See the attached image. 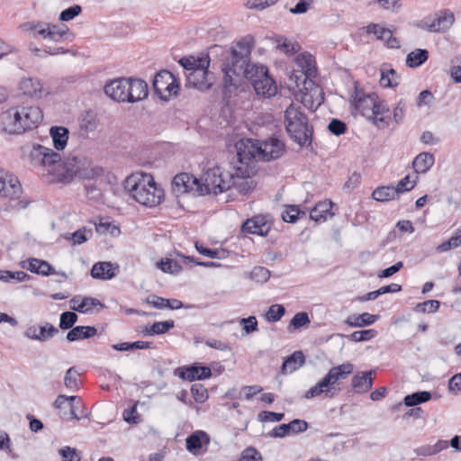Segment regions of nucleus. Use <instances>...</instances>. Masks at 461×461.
<instances>
[{
    "mask_svg": "<svg viewBox=\"0 0 461 461\" xmlns=\"http://www.w3.org/2000/svg\"><path fill=\"white\" fill-rule=\"evenodd\" d=\"M158 267L164 273L172 275H178L183 270V267L179 262L169 258L161 259L159 262H158Z\"/></svg>",
    "mask_w": 461,
    "mask_h": 461,
    "instance_id": "nucleus-44",
    "label": "nucleus"
},
{
    "mask_svg": "<svg viewBox=\"0 0 461 461\" xmlns=\"http://www.w3.org/2000/svg\"><path fill=\"white\" fill-rule=\"evenodd\" d=\"M82 11V7L78 5H71L59 14V20L68 22L77 17Z\"/></svg>",
    "mask_w": 461,
    "mask_h": 461,
    "instance_id": "nucleus-62",
    "label": "nucleus"
},
{
    "mask_svg": "<svg viewBox=\"0 0 461 461\" xmlns=\"http://www.w3.org/2000/svg\"><path fill=\"white\" fill-rule=\"evenodd\" d=\"M285 123L292 140L297 144L312 143V126L309 125L308 118L300 106L290 104L285 112Z\"/></svg>",
    "mask_w": 461,
    "mask_h": 461,
    "instance_id": "nucleus-7",
    "label": "nucleus"
},
{
    "mask_svg": "<svg viewBox=\"0 0 461 461\" xmlns=\"http://www.w3.org/2000/svg\"><path fill=\"white\" fill-rule=\"evenodd\" d=\"M210 57L208 54L203 57L202 64H198V68L194 71L185 73L186 88H194L200 92H207L214 85L215 75L209 70Z\"/></svg>",
    "mask_w": 461,
    "mask_h": 461,
    "instance_id": "nucleus-8",
    "label": "nucleus"
},
{
    "mask_svg": "<svg viewBox=\"0 0 461 461\" xmlns=\"http://www.w3.org/2000/svg\"><path fill=\"white\" fill-rule=\"evenodd\" d=\"M334 203L331 201L319 202L310 212L311 220L315 222L325 221L328 218H331L334 212L331 211Z\"/></svg>",
    "mask_w": 461,
    "mask_h": 461,
    "instance_id": "nucleus-25",
    "label": "nucleus"
},
{
    "mask_svg": "<svg viewBox=\"0 0 461 461\" xmlns=\"http://www.w3.org/2000/svg\"><path fill=\"white\" fill-rule=\"evenodd\" d=\"M31 276L23 271H0V280L3 282L20 283L29 280Z\"/></svg>",
    "mask_w": 461,
    "mask_h": 461,
    "instance_id": "nucleus-42",
    "label": "nucleus"
},
{
    "mask_svg": "<svg viewBox=\"0 0 461 461\" xmlns=\"http://www.w3.org/2000/svg\"><path fill=\"white\" fill-rule=\"evenodd\" d=\"M129 77H118L110 80L104 85V90L107 96L118 103H128Z\"/></svg>",
    "mask_w": 461,
    "mask_h": 461,
    "instance_id": "nucleus-15",
    "label": "nucleus"
},
{
    "mask_svg": "<svg viewBox=\"0 0 461 461\" xmlns=\"http://www.w3.org/2000/svg\"><path fill=\"white\" fill-rule=\"evenodd\" d=\"M22 193V185L18 178L0 167V194L10 199L18 198Z\"/></svg>",
    "mask_w": 461,
    "mask_h": 461,
    "instance_id": "nucleus-16",
    "label": "nucleus"
},
{
    "mask_svg": "<svg viewBox=\"0 0 461 461\" xmlns=\"http://www.w3.org/2000/svg\"><path fill=\"white\" fill-rule=\"evenodd\" d=\"M448 447V441L444 439L438 440L434 445H423L413 449V452L419 456H434Z\"/></svg>",
    "mask_w": 461,
    "mask_h": 461,
    "instance_id": "nucleus-33",
    "label": "nucleus"
},
{
    "mask_svg": "<svg viewBox=\"0 0 461 461\" xmlns=\"http://www.w3.org/2000/svg\"><path fill=\"white\" fill-rule=\"evenodd\" d=\"M351 98L356 111L359 112L363 116L372 117L378 99L376 94H365L361 89L356 86Z\"/></svg>",
    "mask_w": 461,
    "mask_h": 461,
    "instance_id": "nucleus-13",
    "label": "nucleus"
},
{
    "mask_svg": "<svg viewBox=\"0 0 461 461\" xmlns=\"http://www.w3.org/2000/svg\"><path fill=\"white\" fill-rule=\"evenodd\" d=\"M191 393L196 402L203 403L208 398L207 389L201 384H194L191 387Z\"/></svg>",
    "mask_w": 461,
    "mask_h": 461,
    "instance_id": "nucleus-59",
    "label": "nucleus"
},
{
    "mask_svg": "<svg viewBox=\"0 0 461 461\" xmlns=\"http://www.w3.org/2000/svg\"><path fill=\"white\" fill-rule=\"evenodd\" d=\"M77 399V396H67L60 394L57 397L54 402V407L59 410V415L62 420H78L80 418L76 411L75 401Z\"/></svg>",
    "mask_w": 461,
    "mask_h": 461,
    "instance_id": "nucleus-17",
    "label": "nucleus"
},
{
    "mask_svg": "<svg viewBox=\"0 0 461 461\" xmlns=\"http://www.w3.org/2000/svg\"><path fill=\"white\" fill-rule=\"evenodd\" d=\"M328 130L333 135L339 136L346 133L348 126L343 121L333 118L328 124Z\"/></svg>",
    "mask_w": 461,
    "mask_h": 461,
    "instance_id": "nucleus-58",
    "label": "nucleus"
},
{
    "mask_svg": "<svg viewBox=\"0 0 461 461\" xmlns=\"http://www.w3.org/2000/svg\"><path fill=\"white\" fill-rule=\"evenodd\" d=\"M43 119L38 106L12 107L0 115L2 130L9 134H22L37 127Z\"/></svg>",
    "mask_w": 461,
    "mask_h": 461,
    "instance_id": "nucleus-4",
    "label": "nucleus"
},
{
    "mask_svg": "<svg viewBox=\"0 0 461 461\" xmlns=\"http://www.w3.org/2000/svg\"><path fill=\"white\" fill-rule=\"evenodd\" d=\"M209 441L207 433L203 430H196L186 438L185 447L189 452L195 454L202 448L203 443L208 444Z\"/></svg>",
    "mask_w": 461,
    "mask_h": 461,
    "instance_id": "nucleus-30",
    "label": "nucleus"
},
{
    "mask_svg": "<svg viewBox=\"0 0 461 461\" xmlns=\"http://www.w3.org/2000/svg\"><path fill=\"white\" fill-rule=\"evenodd\" d=\"M50 136L52 139V144H68L69 130L64 126H51Z\"/></svg>",
    "mask_w": 461,
    "mask_h": 461,
    "instance_id": "nucleus-41",
    "label": "nucleus"
},
{
    "mask_svg": "<svg viewBox=\"0 0 461 461\" xmlns=\"http://www.w3.org/2000/svg\"><path fill=\"white\" fill-rule=\"evenodd\" d=\"M235 144H285L281 138V133H274L271 137L265 140H252V139H240Z\"/></svg>",
    "mask_w": 461,
    "mask_h": 461,
    "instance_id": "nucleus-51",
    "label": "nucleus"
},
{
    "mask_svg": "<svg viewBox=\"0 0 461 461\" xmlns=\"http://www.w3.org/2000/svg\"><path fill=\"white\" fill-rule=\"evenodd\" d=\"M115 269H118V266L114 267L111 262H97L91 269V276L94 279L110 280L116 276Z\"/></svg>",
    "mask_w": 461,
    "mask_h": 461,
    "instance_id": "nucleus-24",
    "label": "nucleus"
},
{
    "mask_svg": "<svg viewBox=\"0 0 461 461\" xmlns=\"http://www.w3.org/2000/svg\"><path fill=\"white\" fill-rule=\"evenodd\" d=\"M92 230L90 229H79L73 233H68L65 236V239L72 240L74 245H80L87 241L92 237Z\"/></svg>",
    "mask_w": 461,
    "mask_h": 461,
    "instance_id": "nucleus-45",
    "label": "nucleus"
},
{
    "mask_svg": "<svg viewBox=\"0 0 461 461\" xmlns=\"http://www.w3.org/2000/svg\"><path fill=\"white\" fill-rule=\"evenodd\" d=\"M237 149V161L240 166L230 172V188L234 187L240 194H246L254 188L250 177L249 163L252 160L268 162L276 159L285 152V146H234Z\"/></svg>",
    "mask_w": 461,
    "mask_h": 461,
    "instance_id": "nucleus-3",
    "label": "nucleus"
},
{
    "mask_svg": "<svg viewBox=\"0 0 461 461\" xmlns=\"http://www.w3.org/2000/svg\"><path fill=\"white\" fill-rule=\"evenodd\" d=\"M315 71L308 68L304 72L303 88L302 92V104L309 110L315 111L324 102L322 88L316 85L310 77L314 76Z\"/></svg>",
    "mask_w": 461,
    "mask_h": 461,
    "instance_id": "nucleus-11",
    "label": "nucleus"
},
{
    "mask_svg": "<svg viewBox=\"0 0 461 461\" xmlns=\"http://www.w3.org/2000/svg\"><path fill=\"white\" fill-rule=\"evenodd\" d=\"M23 28L24 31L30 32L33 38L40 36L42 39L51 41L50 31L49 30V23H25L23 24Z\"/></svg>",
    "mask_w": 461,
    "mask_h": 461,
    "instance_id": "nucleus-35",
    "label": "nucleus"
},
{
    "mask_svg": "<svg viewBox=\"0 0 461 461\" xmlns=\"http://www.w3.org/2000/svg\"><path fill=\"white\" fill-rule=\"evenodd\" d=\"M454 22V15L448 11H445L442 14L436 17L433 22L428 25L429 32H444L447 30Z\"/></svg>",
    "mask_w": 461,
    "mask_h": 461,
    "instance_id": "nucleus-32",
    "label": "nucleus"
},
{
    "mask_svg": "<svg viewBox=\"0 0 461 461\" xmlns=\"http://www.w3.org/2000/svg\"><path fill=\"white\" fill-rule=\"evenodd\" d=\"M203 179V195L211 193L217 194L230 189V172L224 175L222 168L219 166L208 168Z\"/></svg>",
    "mask_w": 461,
    "mask_h": 461,
    "instance_id": "nucleus-10",
    "label": "nucleus"
},
{
    "mask_svg": "<svg viewBox=\"0 0 461 461\" xmlns=\"http://www.w3.org/2000/svg\"><path fill=\"white\" fill-rule=\"evenodd\" d=\"M154 93L163 101L178 95L180 84L178 79L168 70L162 69L156 73L152 81Z\"/></svg>",
    "mask_w": 461,
    "mask_h": 461,
    "instance_id": "nucleus-9",
    "label": "nucleus"
},
{
    "mask_svg": "<svg viewBox=\"0 0 461 461\" xmlns=\"http://www.w3.org/2000/svg\"><path fill=\"white\" fill-rule=\"evenodd\" d=\"M77 320L78 316L76 312L69 311L64 312L60 314L59 327L63 330H70L75 327L74 325Z\"/></svg>",
    "mask_w": 461,
    "mask_h": 461,
    "instance_id": "nucleus-47",
    "label": "nucleus"
},
{
    "mask_svg": "<svg viewBox=\"0 0 461 461\" xmlns=\"http://www.w3.org/2000/svg\"><path fill=\"white\" fill-rule=\"evenodd\" d=\"M300 215L305 216L306 213L300 210L298 205H286L282 212V219L286 222L294 223L299 220Z\"/></svg>",
    "mask_w": 461,
    "mask_h": 461,
    "instance_id": "nucleus-46",
    "label": "nucleus"
},
{
    "mask_svg": "<svg viewBox=\"0 0 461 461\" xmlns=\"http://www.w3.org/2000/svg\"><path fill=\"white\" fill-rule=\"evenodd\" d=\"M285 418V413L262 411L258 413V420L262 422H278Z\"/></svg>",
    "mask_w": 461,
    "mask_h": 461,
    "instance_id": "nucleus-61",
    "label": "nucleus"
},
{
    "mask_svg": "<svg viewBox=\"0 0 461 461\" xmlns=\"http://www.w3.org/2000/svg\"><path fill=\"white\" fill-rule=\"evenodd\" d=\"M241 229L244 232L266 236L270 230V226L265 216L257 215L243 222Z\"/></svg>",
    "mask_w": 461,
    "mask_h": 461,
    "instance_id": "nucleus-23",
    "label": "nucleus"
},
{
    "mask_svg": "<svg viewBox=\"0 0 461 461\" xmlns=\"http://www.w3.org/2000/svg\"><path fill=\"white\" fill-rule=\"evenodd\" d=\"M254 43V37L249 34L240 39L236 45L222 51V95L224 99L231 96L243 77L251 82L258 95L270 98L276 95L277 86L268 74L267 68L250 63Z\"/></svg>",
    "mask_w": 461,
    "mask_h": 461,
    "instance_id": "nucleus-1",
    "label": "nucleus"
},
{
    "mask_svg": "<svg viewBox=\"0 0 461 461\" xmlns=\"http://www.w3.org/2000/svg\"><path fill=\"white\" fill-rule=\"evenodd\" d=\"M128 103L134 104L146 99L149 95V86L145 80L137 77H129Z\"/></svg>",
    "mask_w": 461,
    "mask_h": 461,
    "instance_id": "nucleus-22",
    "label": "nucleus"
},
{
    "mask_svg": "<svg viewBox=\"0 0 461 461\" xmlns=\"http://www.w3.org/2000/svg\"><path fill=\"white\" fill-rule=\"evenodd\" d=\"M279 0H247L245 3V6L248 9H255V10H265L266 8L274 5Z\"/></svg>",
    "mask_w": 461,
    "mask_h": 461,
    "instance_id": "nucleus-60",
    "label": "nucleus"
},
{
    "mask_svg": "<svg viewBox=\"0 0 461 461\" xmlns=\"http://www.w3.org/2000/svg\"><path fill=\"white\" fill-rule=\"evenodd\" d=\"M434 164V156L430 153L421 152L412 161V167L417 173L427 172Z\"/></svg>",
    "mask_w": 461,
    "mask_h": 461,
    "instance_id": "nucleus-37",
    "label": "nucleus"
},
{
    "mask_svg": "<svg viewBox=\"0 0 461 461\" xmlns=\"http://www.w3.org/2000/svg\"><path fill=\"white\" fill-rule=\"evenodd\" d=\"M30 156L32 162L49 167V173L52 176L51 181L56 183L69 184L75 176L93 179L104 174L102 167H93L92 160L80 154L74 153L68 158H62L59 152L46 146H32Z\"/></svg>",
    "mask_w": 461,
    "mask_h": 461,
    "instance_id": "nucleus-2",
    "label": "nucleus"
},
{
    "mask_svg": "<svg viewBox=\"0 0 461 461\" xmlns=\"http://www.w3.org/2000/svg\"><path fill=\"white\" fill-rule=\"evenodd\" d=\"M398 196L394 186L383 185L376 187L372 193V198L378 202H388Z\"/></svg>",
    "mask_w": 461,
    "mask_h": 461,
    "instance_id": "nucleus-39",
    "label": "nucleus"
},
{
    "mask_svg": "<svg viewBox=\"0 0 461 461\" xmlns=\"http://www.w3.org/2000/svg\"><path fill=\"white\" fill-rule=\"evenodd\" d=\"M175 327V321L173 320H167L164 321H156L151 325H147L142 330L143 336H155V335H162L168 332L171 329Z\"/></svg>",
    "mask_w": 461,
    "mask_h": 461,
    "instance_id": "nucleus-31",
    "label": "nucleus"
},
{
    "mask_svg": "<svg viewBox=\"0 0 461 461\" xmlns=\"http://www.w3.org/2000/svg\"><path fill=\"white\" fill-rule=\"evenodd\" d=\"M19 86L24 95L41 98L44 94L42 85L37 78H23Z\"/></svg>",
    "mask_w": 461,
    "mask_h": 461,
    "instance_id": "nucleus-27",
    "label": "nucleus"
},
{
    "mask_svg": "<svg viewBox=\"0 0 461 461\" xmlns=\"http://www.w3.org/2000/svg\"><path fill=\"white\" fill-rule=\"evenodd\" d=\"M285 313V308L282 304H272L265 314V318L269 322H276L281 320Z\"/></svg>",
    "mask_w": 461,
    "mask_h": 461,
    "instance_id": "nucleus-52",
    "label": "nucleus"
},
{
    "mask_svg": "<svg viewBox=\"0 0 461 461\" xmlns=\"http://www.w3.org/2000/svg\"><path fill=\"white\" fill-rule=\"evenodd\" d=\"M172 190L176 195L189 192L203 195L202 183L198 178L188 173H180L174 176Z\"/></svg>",
    "mask_w": 461,
    "mask_h": 461,
    "instance_id": "nucleus-12",
    "label": "nucleus"
},
{
    "mask_svg": "<svg viewBox=\"0 0 461 461\" xmlns=\"http://www.w3.org/2000/svg\"><path fill=\"white\" fill-rule=\"evenodd\" d=\"M366 32L368 34H374L377 40L384 41L387 33L390 32V29L381 26L378 23H371L365 27Z\"/></svg>",
    "mask_w": 461,
    "mask_h": 461,
    "instance_id": "nucleus-55",
    "label": "nucleus"
},
{
    "mask_svg": "<svg viewBox=\"0 0 461 461\" xmlns=\"http://www.w3.org/2000/svg\"><path fill=\"white\" fill-rule=\"evenodd\" d=\"M377 335V331L374 329L362 330L352 332L348 338L355 342L368 341Z\"/></svg>",
    "mask_w": 461,
    "mask_h": 461,
    "instance_id": "nucleus-54",
    "label": "nucleus"
},
{
    "mask_svg": "<svg viewBox=\"0 0 461 461\" xmlns=\"http://www.w3.org/2000/svg\"><path fill=\"white\" fill-rule=\"evenodd\" d=\"M311 321L309 315L305 312H297L290 321L288 330H295L303 326L310 324Z\"/></svg>",
    "mask_w": 461,
    "mask_h": 461,
    "instance_id": "nucleus-49",
    "label": "nucleus"
},
{
    "mask_svg": "<svg viewBox=\"0 0 461 461\" xmlns=\"http://www.w3.org/2000/svg\"><path fill=\"white\" fill-rule=\"evenodd\" d=\"M372 118L374 123L378 128L384 129L389 124V121L391 119L390 110L384 101H379L377 99Z\"/></svg>",
    "mask_w": 461,
    "mask_h": 461,
    "instance_id": "nucleus-26",
    "label": "nucleus"
},
{
    "mask_svg": "<svg viewBox=\"0 0 461 461\" xmlns=\"http://www.w3.org/2000/svg\"><path fill=\"white\" fill-rule=\"evenodd\" d=\"M123 185L136 202L148 207L158 205L164 197V190L151 175L132 174L126 177Z\"/></svg>",
    "mask_w": 461,
    "mask_h": 461,
    "instance_id": "nucleus-5",
    "label": "nucleus"
},
{
    "mask_svg": "<svg viewBox=\"0 0 461 461\" xmlns=\"http://www.w3.org/2000/svg\"><path fill=\"white\" fill-rule=\"evenodd\" d=\"M431 397V393L429 391H418L404 396L403 403L408 407H415L419 404L429 402Z\"/></svg>",
    "mask_w": 461,
    "mask_h": 461,
    "instance_id": "nucleus-40",
    "label": "nucleus"
},
{
    "mask_svg": "<svg viewBox=\"0 0 461 461\" xmlns=\"http://www.w3.org/2000/svg\"><path fill=\"white\" fill-rule=\"evenodd\" d=\"M112 348L114 350L117 351H126V350H132V349H148L153 348L152 342L149 341H134V342H122L114 344L112 346Z\"/></svg>",
    "mask_w": 461,
    "mask_h": 461,
    "instance_id": "nucleus-43",
    "label": "nucleus"
},
{
    "mask_svg": "<svg viewBox=\"0 0 461 461\" xmlns=\"http://www.w3.org/2000/svg\"><path fill=\"white\" fill-rule=\"evenodd\" d=\"M59 455L63 461H80L81 457L76 448L70 447H64L59 449Z\"/></svg>",
    "mask_w": 461,
    "mask_h": 461,
    "instance_id": "nucleus-64",
    "label": "nucleus"
},
{
    "mask_svg": "<svg viewBox=\"0 0 461 461\" xmlns=\"http://www.w3.org/2000/svg\"><path fill=\"white\" fill-rule=\"evenodd\" d=\"M78 137L82 140L89 139V134H95L99 124L96 112L90 109L84 111L78 117Z\"/></svg>",
    "mask_w": 461,
    "mask_h": 461,
    "instance_id": "nucleus-18",
    "label": "nucleus"
},
{
    "mask_svg": "<svg viewBox=\"0 0 461 461\" xmlns=\"http://www.w3.org/2000/svg\"><path fill=\"white\" fill-rule=\"evenodd\" d=\"M59 333V329L50 322H44L39 327L30 326L24 332V336L30 339L45 342Z\"/></svg>",
    "mask_w": 461,
    "mask_h": 461,
    "instance_id": "nucleus-19",
    "label": "nucleus"
},
{
    "mask_svg": "<svg viewBox=\"0 0 461 461\" xmlns=\"http://www.w3.org/2000/svg\"><path fill=\"white\" fill-rule=\"evenodd\" d=\"M100 306L101 309L104 308V304L99 300L93 297H84L81 299L80 303L77 305H71V309L84 314H91L93 309Z\"/></svg>",
    "mask_w": 461,
    "mask_h": 461,
    "instance_id": "nucleus-38",
    "label": "nucleus"
},
{
    "mask_svg": "<svg viewBox=\"0 0 461 461\" xmlns=\"http://www.w3.org/2000/svg\"><path fill=\"white\" fill-rule=\"evenodd\" d=\"M239 461H263V458L260 452L255 447H249L241 452Z\"/></svg>",
    "mask_w": 461,
    "mask_h": 461,
    "instance_id": "nucleus-63",
    "label": "nucleus"
},
{
    "mask_svg": "<svg viewBox=\"0 0 461 461\" xmlns=\"http://www.w3.org/2000/svg\"><path fill=\"white\" fill-rule=\"evenodd\" d=\"M22 267L27 268L30 272L48 276L50 275H60L64 279L67 278L65 272H56L53 267L47 261L31 258L22 262Z\"/></svg>",
    "mask_w": 461,
    "mask_h": 461,
    "instance_id": "nucleus-20",
    "label": "nucleus"
},
{
    "mask_svg": "<svg viewBox=\"0 0 461 461\" xmlns=\"http://www.w3.org/2000/svg\"><path fill=\"white\" fill-rule=\"evenodd\" d=\"M378 318V315L370 314L368 312H364L358 315L352 314L347 318L345 323L350 327H365L372 325Z\"/></svg>",
    "mask_w": 461,
    "mask_h": 461,
    "instance_id": "nucleus-34",
    "label": "nucleus"
},
{
    "mask_svg": "<svg viewBox=\"0 0 461 461\" xmlns=\"http://www.w3.org/2000/svg\"><path fill=\"white\" fill-rule=\"evenodd\" d=\"M375 375V370L357 372L351 378L350 386L352 391L358 394L370 391L373 387Z\"/></svg>",
    "mask_w": 461,
    "mask_h": 461,
    "instance_id": "nucleus-21",
    "label": "nucleus"
},
{
    "mask_svg": "<svg viewBox=\"0 0 461 461\" xmlns=\"http://www.w3.org/2000/svg\"><path fill=\"white\" fill-rule=\"evenodd\" d=\"M270 277V271L264 267H255L250 272L251 280L258 283H265Z\"/></svg>",
    "mask_w": 461,
    "mask_h": 461,
    "instance_id": "nucleus-57",
    "label": "nucleus"
},
{
    "mask_svg": "<svg viewBox=\"0 0 461 461\" xmlns=\"http://www.w3.org/2000/svg\"><path fill=\"white\" fill-rule=\"evenodd\" d=\"M97 334V329L95 326H76L68 331L66 339L68 342H74L82 339L93 338Z\"/></svg>",
    "mask_w": 461,
    "mask_h": 461,
    "instance_id": "nucleus-28",
    "label": "nucleus"
},
{
    "mask_svg": "<svg viewBox=\"0 0 461 461\" xmlns=\"http://www.w3.org/2000/svg\"><path fill=\"white\" fill-rule=\"evenodd\" d=\"M440 306V302L438 300H428L419 303L413 308V311L418 313H433L436 312Z\"/></svg>",
    "mask_w": 461,
    "mask_h": 461,
    "instance_id": "nucleus-48",
    "label": "nucleus"
},
{
    "mask_svg": "<svg viewBox=\"0 0 461 461\" xmlns=\"http://www.w3.org/2000/svg\"><path fill=\"white\" fill-rule=\"evenodd\" d=\"M353 371L354 365L350 362L332 366L315 385L305 392L303 398L310 400L321 396L328 399L337 397L341 391L340 381L346 379Z\"/></svg>",
    "mask_w": 461,
    "mask_h": 461,
    "instance_id": "nucleus-6",
    "label": "nucleus"
},
{
    "mask_svg": "<svg viewBox=\"0 0 461 461\" xmlns=\"http://www.w3.org/2000/svg\"><path fill=\"white\" fill-rule=\"evenodd\" d=\"M79 373L77 371L75 366L68 368L66 372L64 384L68 389L76 390L77 389V376Z\"/></svg>",
    "mask_w": 461,
    "mask_h": 461,
    "instance_id": "nucleus-56",
    "label": "nucleus"
},
{
    "mask_svg": "<svg viewBox=\"0 0 461 461\" xmlns=\"http://www.w3.org/2000/svg\"><path fill=\"white\" fill-rule=\"evenodd\" d=\"M174 374L179 378L189 382L204 380L210 378L212 375L209 366H200L198 363L177 367L175 369Z\"/></svg>",
    "mask_w": 461,
    "mask_h": 461,
    "instance_id": "nucleus-14",
    "label": "nucleus"
},
{
    "mask_svg": "<svg viewBox=\"0 0 461 461\" xmlns=\"http://www.w3.org/2000/svg\"><path fill=\"white\" fill-rule=\"evenodd\" d=\"M203 57V56L197 58L192 55L185 56L178 60V63L183 67L186 73H189L198 68V64H202Z\"/></svg>",
    "mask_w": 461,
    "mask_h": 461,
    "instance_id": "nucleus-53",
    "label": "nucleus"
},
{
    "mask_svg": "<svg viewBox=\"0 0 461 461\" xmlns=\"http://www.w3.org/2000/svg\"><path fill=\"white\" fill-rule=\"evenodd\" d=\"M305 357L301 350L294 351L283 361L281 374L292 373L303 366Z\"/></svg>",
    "mask_w": 461,
    "mask_h": 461,
    "instance_id": "nucleus-29",
    "label": "nucleus"
},
{
    "mask_svg": "<svg viewBox=\"0 0 461 461\" xmlns=\"http://www.w3.org/2000/svg\"><path fill=\"white\" fill-rule=\"evenodd\" d=\"M429 59V51L426 49H416L406 56V65L411 68L420 67Z\"/></svg>",
    "mask_w": 461,
    "mask_h": 461,
    "instance_id": "nucleus-36",
    "label": "nucleus"
},
{
    "mask_svg": "<svg viewBox=\"0 0 461 461\" xmlns=\"http://www.w3.org/2000/svg\"><path fill=\"white\" fill-rule=\"evenodd\" d=\"M49 30L50 31L51 41L56 42L62 41L69 32V29L65 24L57 25L49 23Z\"/></svg>",
    "mask_w": 461,
    "mask_h": 461,
    "instance_id": "nucleus-50",
    "label": "nucleus"
}]
</instances>
